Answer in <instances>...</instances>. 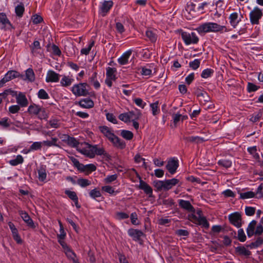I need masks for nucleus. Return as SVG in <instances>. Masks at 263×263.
Returning <instances> with one entry per match:
<instances>
[{"instance_id":"nucleus-1","label":"nucleus","mask_w":263,"mask_h":263,"mask_svg":"<svg viewBox=\"0 0 263 263\" xmlns=\"http://www.w3.org/2000/svg\"><path fill=\"white\" fill-rule=\"evenodd\" d=\"M99 129L101 133H102L115 146L120 149H123L125 147V143L114 134V131L111 128L106 126H101L99 127Z\"/></svg>"},{"instance_id":"nucleus-2","label":"nucleus","mask_w":263,"mask_h":263,"mask_svg":"<svg viewBox=\"0 0 263 263\" xmlns=\"http://www.w3.org/2000/svg\"><path fill=\"white\" fill-rule=\"evenodd\" d=\"M79 149L82 152V154L90 158L95 157L96 155H103L105 154L104 148L99 147L97 145H92L88 143L84 144V147H79Z\"/></svg>"},{"instance_id":"nucleus-3","label":"nucleus","mask_w":263,"mask_h":263,"mask_svg":"<svg viewBox=\"0 0 263 263\" xmlns=\"http://www.w3.org/2000/svg\"><path fill=\"white\" fill-rule=\"evenodd\" d=\"M191 213L187 215L188 219L192 222L202 226L203 227L208 228L209 224L206 218L202 216V211L201 210L191 211Z\"/></svg>"},{"instance_id":"nucleus-4","label":"nucleus","mask_w":263,"mask_h":263,"mask_svg":"<svg viewBox=\"0 0 263 263\" xmlns=\"http://www.w3.org/2000/svg\"><path fill=\"white\" fill-rule=\"evenodd\" d=\"M90 86L87 83H79L71 87L72 93L76 97H85L89 94Z\"/></svg>"},{"instance_id":"nucleus-5","label":"nucleus","mask_w":263,"mask_h":263,"mask_svg":"<svg viewBox=\"0 0 263 263\" xmlns=\"http://www.w3.org/2000/svg\"><path fill=\"white\" fill-rule=\"evenodd\" d=\"M262 16V9L257 6L254 7L249 13L250 23L253 25H258Z\"/></svg>"},{"instance_id":"nucleus-6","label":"nucleus","mask_w":263,"mask_h":263,"mask_svg":"<svg viewBox=\"0 0 263 263\" xmlns=\"http://www.w3.org/2000/svg\"><path fill=\"white\" fill-rule=\"evenodd\" d=\"M181 37L186 45L196 44L199 41V38L194 32H182Z\"/></svg>"},{"instance_id":"nucleus-7","label":"nucleus","mask_w":263,"mask_h":263,"mask_svg":"<svg viewBox=\"0 0 263 263\" xmlns=\"http://www.w3.org/2000/svg\"><path fill=\"white\" fill-rule=\"evenodd\" d=\"M140 114H136L134 111H129L120 114L119 119L125 123H128L132 120H137Z\"/></svg>"},{"instance_id":"nucleus-8","label":"nucleus","mask_w":263,"mask_h":263,"mask_svg":"<svg viewBox=\"0 0 263 263\" xmlns=\"http://www.w3.org/2000/svg\"><path fill=\"white\" fill-rule=\"evenodd\" d=\"M229 219L233 225L237 228H239L241 226V215L238 212H235L229 215Z\"/></svg>"},{"instance_id":"nucleus-9","label":"nucleus","mask_w":263,"mask_h":263,"mask_svg":"<svg viewBox=\"0 0 263 263\" xmlns=\"http://www.w3.org/2000/svg\"><path fill=\"white\" fill-rule=\"evenodd\" d=\"M12 28V25L8 19L5 13H0V28L4 30H9Z\"/></svg>"},{"instance_id":"nucleus-10","label":"nucleus","mask_w":263,"mask_h":263,"mask_svg":"<svg viewBox=\"0 0 263 263\" xmlns=\"http://www.w3.org/2000/svg\"><path fill=\"white\" fill-rule=\"evenodd\" d=\"M113 6L111 1H104L101 3L100 13L102 16H105Z\"/></svg>"},{"instance_id":"nucleus-11","label":"nucleus","mask_w":263,"mask_h":263,"mask_svg":"<svg viewBox=\"0 0 263 263\" xmlns=\"http://www.w3.org/2000/svg\"><path fill=\"white\" fill-rule=\"evenodd\" d=\"M61 245L62 246L64 252H65L67 257H68L69 259L72 260L74 263H77V261L75 259V253L69 247V246L66 244V243L65 242L62 241V242H61Z\"/></svg>"},{"instance_id":"nucleus-12","label":"nucleus","mask_w":263,"mask_h":263,"mask_svg":"<svg viewBox=\"0 0 263 263\" xmlns=\"http://www.w3.org/2000/svg\"><path fill=\"white\" fill-rule=\"evenodd\" d=\"M15 95L12 96V97H15L17 103L22 107H25L28 105V100L26 96L22 92H20L18 94L17 92L13 90Z\"/></svg>"},{"instance_id":"nucleus-13","label":"nucleus","mask_w":263,"mask_h":263,"mask_svg":"<svg viewBox=\"0 0 263 263\" xmlns=\"http://www.w3.org/2000/svg\"><path fill=\"white\" fill-rule=\"evenodd\" d=\"M178 165V160L172 158L167 161L166 168L171 174H174L176 172Z\"/></svg>"},{"instance_id":"nucleus-14","label":"nucleus","mask_w":263,"mask_h":263,"mask_svg":"<svg viewBox=\"0 0 263 263\" xmlns=\"http://www.w3.org/2000/svg\"><path fill=\"white\" fill-rule=\"evenodd\" d=\"M23 75L20 74L19 72L15 70H10L8 71L5 75L4 77L2 79L3 82L5 83L14 78L22 77Z\"/></svg>"},{"instance_id":"nucleus-15","label":"nucleus","mask_w":263,"mask_h":263,"mask_svg":"<svg viewBox=\"0 0 263 263\" xmlns=\"http://www.w3.org/2000/svg\"><path fill=\"white\" fill-rule=\"evenodd\" d=\"M212 22L203 23L196 28V30L200 34L212 32Z\"/></svg>"},{"instance_id":"nucleus-16","label":"nucleus","mask_w":263,"mask_h":263,"mask_svg":"<svg viewBox=\"0 0 263 263\" xmlns=\"http://www.w3.org/2000/svg\"><path fill=\"white\" fill-rule=\"evenodd\" d=\"M60 75L53 70L48 71L46 77V81L49 82H57L59 81Z\"/></svg>"},{"instance_id":"nucleus-17","label":"nucleus","mask_w":263,"mask_h":263,"mask_svg":"<svg viewBox=\"0 0 263 263\" xmlns=\"http://www.w3.org/2000/svg\"><path fill=\"white\" fill-rule=\"evenodd\" d=\"M133 50L129 49L124 52L122 55L118 59V62L120 65H126L128 63V60L132 53Z\"/></svg>"},{"instance_id":"nucleus-18","label":"nucleus","mask_w":263,"mask_h":263,"mask_svg":"<svg viewBox=\"0 0 263 263\" xmlns=\"http://www.w3.org/2000/svg\"><path fill=\"white\" fill-rule=\"evenodd\" d=\"M128 234L135 241H138L144 235L143 233L139 230L130 229L128 230Z\"/></svg>"},{"instance_id":"nucleus-19","label":"nucleus","mask_w":263,"mask_h":263,"mask_svg":"<svg viewBox=\"0 0 263 263\" xmlns=\"http://www.w3.org/2000/svg\"><path fill=\"white\" fill-rule=\"evenodd\" d=\"M235 252L238 255L249 257L251 255V251L245 246H238L235 248Z\"/></svg>"},{"instance_id":"nucleus-20","label":"nucleus","mask_w":263,"mask_h":263,"mask_svg":"<svg viewBox=\"0 0 263 263\" xmlns=\"http://www.w3.org/2000/svg\"><path fill=\"white\" fill-rule=\"evenodd\" d=\"M96 166L93 164H88L86 165L82 164L79 170L85 173L86 175H88L96 171Z\"/></svg>"},{"instance_id":"nucleus-21","label":"nucleus","mask_w":263,"mask_h":263,"mask_svg":"<svg viewBox=\"0 0 263 263\" xmlns=\"http://www.w3.org/2000/svg\"><path fill=\"white\" fill-rule=\"evenodd\" d=\"M19 214L23 220L27 224L28 226L32 228H34L35 227L33 221L26 212L23 211H20Z\"/></svg>"},{"instance_id":"nucleus-22","label":"nucleus","mask_w":263,"mask_h":263,"mask_svg":"<svg viewBox=\"0 0 263 263\" xmlns=\"http://www.w3.org/2000/svg\"><path fill=\"white\" fill-rule=\"evenodd\" d=\"M212 32H228L230 29H228L224 26L220 25L216 23L212 22L211 25Z\"/></svg>"},{"instance_id":"nucleus-23","label":"nucleus","mask_w":263,"mask_h":263,"mask_svg":"<svg viewBox=\"0 0 263 263\" xmlns=\"http://www.w3.org/2000/svg\"><path fill=\"white\" fill-rule=\"evenodd\" d=\"M139 188L143 190L145 193L148 195L149 197H152L153 194V190L147 183L142 180H140Z\"/></svg>"},{"instance_id":"nucleus-24","label":"nucleus","mask_w":263,"mask_h":263,"mask_svg":"<svg viewBox=\"0 0 263 263\" xmlns=\"http://www.w3.org/2000/svg\"><path fill=\"white\" fill-rule=\"evenodd\" d=\"M68 143L73 147H76L78 152L82 154V152L79 149V147H84V144H87L86 142L79 143L74 138L70 137L68 139Z\"/></svg>"},{"instance_id":"nucleus-25","label":"nucleus","mask_w":263,"mask_h":263,"mask_svg":"<svg viewBox=\"0 0 263 263\" xmlns=\"http://www.w3.org/2000/svg\"><path fill=\"white\" fill-rule=\"evenodd\" d=\"M229 18L231 25L234 28H235L241 21L240 18H239L238 13L237 12L231 13Z\"/></svg>"},{"instance_id":"nucleus-26","label":"nucleus","mask_w":263,"mask_h":263,"mask_svg":"<svg viewBox=\"0 0 263 263\" xmlns=\"http://www.w3.org/2000/svg\"><path fill=\"white\" fill-rule=\"evenodd\" d=\"M79 105L82 108H90L93 106L94 103L91 99L89 98H85L81 99L79 102Z\"/></svg>"},{"instance_id":"nucleus-27","label":"nucleus","mask_w":263,"mask_h":263,"mask_svg":"<svg viewBox=\"0 0 263 263\" xmlns=\"http://www.w3.org/2000/svg\"><path fill=\"white\" fill-rule=\"evenodd\" d=\"M38 179L40 181H44L47 178L46 167L41 165L37 168Z\"/></svg>"},{"instance_id":"nucleus-28","label":"nucleus","mask_w":263,"mask_h":263,"mask_svg":"<svg viewBox=\"0 0 263 263\" xmlns=\"http://www.w3.org/2000/svg\"><path fill=\"white\" fill-rule=\"evenodd\" d=\"M179 206L189 212L193 211L194 207L191 205L190 201L184 200H180L179 201Z\"/></svg>"},{"instance_id":"nucleus-29","label":"nucleus","mask_w":263,"mask_h":263,"mask_svg":"<svg viewBox=\"0 0 263 263\" xmlns=\"http://www.w3.org/2000/svg\"><path fill=\"white\" fill-rule=\"evenodd\" d=\"M21 78L29 82H33L35 80V74L32 69L28 68L25 71V78L24 76Z\"/></svg>"},{"instance_id":"nucleus-30","label":"nucleus","mask_w":263,"mask_h":263,"mask_svg":"<svg viewBox=\"0 0 263 263\" xmlns=\"http://www.w3.org/2000/svg\"><path fill=\"white\" fill-rule=\"evenodd\" d=\"M42 108L36 104L30 105L28 108V111L30 114L36 115H38Z\"/></svg>"},{"instance_id":"nucleus-31","label":"nucleus","mask_w":263,"mask_h":263,"mask_svg":"<svg viewBox=\"0 0 263 263\" xmlns=\"http://www.w3.org/2000/svg\"><path fill=\"white\" fill-rule=\"evenodd\" d=\"M187 118V116L182 115L179 113L175 114L172 115L173 121L175 126H176L177 124L180 120L183 121Z\"/></svg>"},{"instance_id":"nucleus-32","label":"nucleus","mask_w":263,"mask_h":263,"mask_svg":"<svg viewBox=\"0 0 263 263\" xmlns=\"http://www.w3.org/2000/svg\"><path fill=\"white\" fill-rule=\"evenodd\" d=\"M256 225V221L254 220H252L248 225L247 229V234L249 237H251L254 234L255 228Z\"/></svg>"},{"instance_id":"nucleus-33","label":"nucleus","mask_w":263,"mask_h":263,"mask_svg":"<svg viewBox=\"0 0 263 263\" xmlns=\"http://www.w3.org/2000/svg\"><path fill=\"white\" fill-rule=\"evenodd\" d=\"M74 79L68 76H64L61 80L60 83L62 86L68 87L73 82Z\"/></svg>"},{"instance_id":"nucleus-34","label":"nucleus","mask_w":263,"mask_h":263,"mask_svg":"<svg viewBox=\"0 0 263 263\" xmlns=\"http://www.w3.org/2000/svg\"><path fill=\"white\" fill-rule=\"evenodd\" d=\"M94 45H95V41L93 40H91L88 42L87 47L83 48L81 49V51H80L81 54L86 55H88L92 47L94 46Z\"/></svg>"},{"instance_id":"nucleus-35","label":"nucleus","mask_w":263,"mask_h":263,"mask_svg":"<svg viewBox=\"0 0 263 263\" xmlns=\"http://www.w3.org/2000/svg\"><path fill=\"white\" fill-rule=\"evenodd\" d=\"M12 124L11 120L7 118L4 117L0 119V126L4 129L8 128Z\"/></svg>"},{"instance_id":"nucleus-36","label":"nucleus","mask_w":263,"mask_h":263,"mask_svg":"<svg viewBox=\"0 0 263 263\" xmlns=\"http://www.w3.org/2000/svg\"><path fill=\"white\" fill-rule=\"evenodd\" d=\"M116 71H117V70H116V68L108 67L106 68V78L110 79L116 80Z\"/></svg>"},{"instance_id":"nucleus-37","label":"nucleus","mask_w":263,"mask_h":263,"mask_svg":"<svg viewBox=\"0 0 263 263\" xmlns=\"http://www.w3.org/2000/svg\"><path fill=\"white\" fill-rule=\"evenodd\" d=\"M43 144V142H34L30 145V147L28 149V152H33L40 150L42 148Z\"/></svg>"},{"instance_id":"nucleus-38","label":"nucleus","mask_w":263,"mask_h":263,"mask_svg":"<svg viewBox=\"0 0 263 263\" xmlns=\"http://www.w3.org/2000/svg\"><path fill=\"white\" fill-rule=\"evenodd\" d=\"M23 157L21 155H18L16 156V157L14 159L10 160L9 161V163L12 166H16L20 164L23 163Z\"/></svg>"},{"instance_id":"nucleus-39","label":"nucleus","mask_w":263,"mask_h":263,"mask_svg":"<svg viewBox=\"0 0 263 263\" xmlns=\"http://www.w3.org/2000/svg\"><path fill=\"white\" fill-rule=\"evenodd\" d=\"M77 183L81 187H86L90 185L91 184V182L90 180L86 179L79 178L78 179Z\"/></svg>"},{"instance_id":"nucleus-40","label":"nucleus","mask_w":263,"mask_h":263,"mask_svg":"<svg viewBox=\"0 0 263 263\" xmlns=\"http://www.w3.org/2000/svg\"><path fill=\"white\" fill-rule=\"evenodd\" d=\"M25 8L23 4L20 3L15 8V12L18 17H22L24 14Z\"/></svg>"},{"instance_id":"nucleus-41","label":"nucleus","mask_w":263,"mask_h":263,"mask_svg":"<svg viewBox=\"0 0 263 263\" xmlns=\"http://www.w3.org/2000/svg\"><path fill=\"white\" fill-rule=\"evenodd\" d=\"M58 141V139L57 138H51V140L50 141H49V140H46V141H43V143L44 145L48 146V147H50V146H59V145L57 143V142Z\"/></svg>"},{"instance_id":"nucleus-42","label":"nucleus","mask_w":263,"mask_h":263,"mask_svg":"<svg viewBox=\"0 0 263 263\" xmlns=\"http://www.w3.org/2000/svg\"><path fill=\"white\" fill-rule=\"evenodd\" d=\"M167 187L168 191L171 190L173 186L177 185L179 182V180L176 178H173L171 179L166 180Z\"/></svg>"},{"instance_id":"nucleus-43","label":"nucleus","mask_w":263,"mask_h":263,"mask_svg":"<svg viewBox=\"0 0 263 263\" xmlns=\"http://www.w3.org/2000/svg\"><path fill=\"white\" fill-rule=\"evenodd\" d=\"M146 36L152 42H155L157 40V35L155 31L151 30H148L146 32Z\"/></svg>"},{"instance_id":"nucleus-44","label":"nucleus","mask_w":263,"mask_h":263,"mask_svg":"<svg viewBox=\"0 0 263 263\" xmlns=\"http://www.w3.org/2000/svg\"><path fill=\"white\" fill-rule=\"evenodd\" d=\"M89 196L91 198L96 199L97 198L100 197L101 196V193L98 189L95 188L90 191Z\"/></svg>"},{"instance_id":"nucleus-45","label":"nucleus","mask_w":263,"mask_h":263,"mask_svg":"<svg viewBox=\"0 0 263 263\" xmlns=\"http://www.w3.org/2000/svg\"><path fill=\"white\" fill-rule=\"evenodd\" d=\"M240 198L241 199H249L254 197L255 193L252 191H248L239 193Z\"/></svg>"},{"instance_id":"nucleus-46","label":"nucleus","mask_w":263,"mask_h":263,"mask_svg":"<svg viewBox=\"0 0 263 263\" xmlns=\"http://www.w3.org/2000/svg\"><path fill=\"white\" fill-rule=\"evenodd\" d=\"M187 142H194V143H201L203 141L202 138L198 136H191L187 137L185 138Z\"/></svg>"},{"instance_id":"nucleus-47","label":"nucleus","mask_w":263,"mask_h":263,"mask_svg":"<svg viewBox=\"0 0 263 263\" xmlns=\"http://www.w3.org/2000/svg\"><path fill=\"white\" fill-rule=\"evenodd\" d=\"M158 104V101H156L150 104V107L152 111V114L154 116H156V115L159 113Z\"/></svg>"},{"instance_id":"nucleus-48","label":"nucleus","mask_w":263,"mask_h":263,"mask_svg":"<svg viewBox=\"0 0 263 263\" xmlns=\"http://www.w3.org/2000/svg\"><path fill=\"white\" fill-rule=\"evenodd\" d=\"M213 72V70L210 68H207L202 71L201 76L202 78L206 79L211 77Z\"/></svg>"},{"instance_id":"nucleus-49","label":"nucleus","mask_w":263,"mask_h":263,"mask_svg":"<svg viewBox=\"0 0 263 263\" xmlns=\"http://www.w3.org/2000/svg\"><path fill=\"white\" fill-rule=\"evenodd\" d=\"M48 128H57L60 126L59 121L57 119H51L48 122Z\"/></svg>"},{"instance_id":"nucleus-50","label":"nucleus","mask_w":263,"mask_h":263,"mask_svg":"<svg viewBox=\"0 0 263 263\" xmlns=\"http://www.w3.org/2000/svg\"><path fill=\"white\" fill-rule=\"evenodd\" d=\"M121 136L126 140H131L133 138V134L132 132L123 130L121 133Z\"/></svg>"},{"instance_id":"nucleus-51","label":"nucleus","mask_w":263,"mask_h":263,"mask_svg":"<svg viewBox=\"0 0 263 263\" xmlns=\"http://www.w3.org/2000/svg\"><path fill=\"white\" fill-rule=\"evenodd\" d=\"M32 53L33 54H36L38 50L41 49L40 43L38 41H35L31 47Z\"/></svg>"},{"instance_id":"nucleus-52","label":"nucleus","mask_w":263,"mask_h":263,"mask_svg":"<svg viewBox=\"0 0 263 263\" xmlns=\"http://www.w3.org/2000/svg\"><path fill=\"white\" fill-rule=\"evenodd\" d=\"M248 152L253 156L254 159L258 160L259 159V155L256 153V146L250 147L248 148Z\"/></svg>"},{"instance_id":"nucleus-53","label":"nucleus","mask_w":263,"mask_h":263,"mask_svg":"<svg viewBox=\"0 0 263 263\" xmlns=\"http://www.w3.org/2000/svg\"><path fill=\"white\" fill-rule=\"evenodd\" d=\"M218 164L226 168H229L231 166L232 162L228 159H221L218 161Z\"/></svg>"},{"instance_id":"nucleus-54","label":"nucleus","mask_w":263,"mask_h":263,"mask_svg":"<svg viewBox=\"0 0 263 263\" xmlns=\"http://www.w3.org/2000/svg\"><path fill=\"white\" fill-rule=\"evenodd\" d=\"M200 60L199 59H195L194 61L189 63L190 67L193 70L197 69L200 66Z\"/></svg>"},{"instance_id":"nucleus-55","label":"nucleus","mask_w":263,"mask_h":263,"mask_svg":"<svg viewBox=\"0 0 263 263\" xmlns=\"http://www.w3.org/2000/svg\"><path fill=\"white\" fill-rule=\"evenodd\" d=\"M128 214L124 212H117L115 215V218L118 220L125 219L128 218Z\"/></svg>"},{"instance_id":"nucleus-56","label":"nucleus","mask_w":263,"mask_h":263,"mask_svg":"<svg viewBox=\"0 0 263 263\" xmlns=\"http://www.w3.org/2000/svg\"><path fill=\"white\" fill-rule=\"evenodd\" d=\"M141 69V74L142 76L150 77L152 75V71L151 69L147 68L146 67H142Z\"/></svg>"},{"instance_id":"nucleus-57","label":"nucleus","mask_w":263,"mask_h":263,"mask_svg":"<svg viewBox=\"0 0 263 263\" xmlns=\"http://www.w3.org/2000/svg\"><path fill=\"white\" fill-rule=\"evenodd\" d=\"M20 110V106L18 105H13L8 108V111L10 114H15L17 113Z\"/></svg>"},{"instance_id":"nucleus-58","label":"nucleus","mask_w":263,"mask_h":263,"mask_svg":"<svg viewBox=\"0 0 263 263\" xmlns=\"http://www.w3.org/2000/svg\"><path fill=\"white\" fill-rule=\"evenodd\" d=\"M37 96L41 99H47L49 98L48 93L43 89L39 90L37 93Z\"/></svg>"},{"instance_id":"nucleus-59","label":"nucleus","mask_w":263,"mask_h":263,"mask_svg":"<svg viewBox=\"0 0 263 263\" xmlns=\"http://www.w3.org/2000/svg\"><path fill=\"white\" fill-rule=\"evenodd\" d=\"M118 176L117 174L107 176L104 179V181L105 183H110L117 179Z\"/></svg>"},{"instance_id":"nucleus-60","label":"nucleus","mask_w":263,"mask_h":263,"mask_svg":"<svg viewBox=\"0 0 263 263\" xmlns=\"http://www.w3.org/2000/svg\"><path fill=\"white\" fill-rule=\"evenodd\" d=\"M65 193L72 200H74V199L78 198L76 193L74 191H71L69 190H66L65 191Z\"/></svg>"},{"instance_id":"nucleus-61","label":"nucleus","mask_w":263,"mask_h":263,"mask_svg":"<svg viewBox=\"0 0 263 263\" xmlns=\"http://www.w3.org/2000/svg\"><path fill=\"white\" fill-rule=\"evenodd\" d=\"M66 236V233L64 229H60V234L58 235V241L61 245V242H65L64 239Z\"/></svg>"},{"instance_id":"nucleus-62","label":"nucleus","mask_w":263,"mask_h":263,"mask_svg":"<svg viewBox=\"0 0 263 263\" xmlns=\"http://www.w3.org/2000/svg\"><path fill=\"white\" fill-rule=\"evenodd\" d=\"M238 239L241 242H244L246 239V236L242 229H239L238 231Z\"/></svg>"},{"instance_id":"nucleus-63","label":"nucleus","mask_w":263,"mask_h":263,"mask_svg":"<svg viewBox=\"0 0 263 263\" xmlns=\"http://www.w3.org/2000/svg\"><path fill=\"white\" fill-rule=\"evenodd\" d=\"M255 212V208L252 206H246L245 208V213L247 216H251L253 215Z\"/></svg>"},{"instance_id":"nucleus-64","label":"nucleus","mask_w":263,"mask_h":263,"mask_svg":"<svg viewBox=\"0 0 263 263\" xmlns=\"http://www.w3.org/2000/svg\"><path fill=\"white\" fill-rule=\"evenodd\" d=\"M135 103L139 107L143 108L146 105V103L144 102L141 98H136L134 100Z\"/></svg>"}]
</instances>
